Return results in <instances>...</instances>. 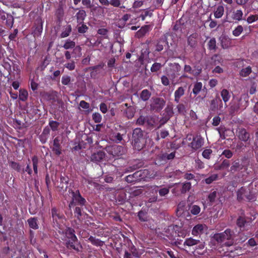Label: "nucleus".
<instances>
[{"label":"nucleus","mask_w":258,"mask_h":258,"mask_svg":"<svg viewBox=\"0 0 258 258\" xmlns=\"http://www.w3.org/2000/svg\"><path fill=\"white\" fill-rule=\"evenodd\" d=\"M69 178L68 176H61L60 177V185L59 187H61V188H63L64 187V184L66 187H68V184L69 183Z\"/></svg>","instance_id":"4d7b16f0"},{"label":"nucleus","mask_w":258,"mask_h":258,"mask_svg":"<svg viewBox=\"0 0 258 258\" xmlns=\"http://www.w3.org/2000/svg\"><path fill=\"white\" fill-rule=\"evenodd\" d=\"M74 229L69 227L66 230V236L68 239L66 246L69 249H73L77 252L81 251L82 246L79 242Z\"/></svg>","instance_id":"f03ea898"},{"label":"nucleus","mask_w":258,"mask_h":258,"mask_svg":"<svg viewBox=\"0 0 258 258\" xmlns=\"http://www.w3.org/2000/svg\"><path fill=\"white\" fill-rule=\"evenodd\" d=\"M237 200L239 202L242 200H247L248 201L254 200L255 196L250 190H248L243 186L240 188L236 192Z\"/></svg>","instance_id":"39448f33"},{"label":"nucleus","mask_w":258,"mask_h":258,"mask_svg":"<svg viewBox=\"0 0 258 258\" xmlns=\"http://www.w3.org/2000/svg\"><path fill=\"white\" fill-rule=\"evenodd\" d=\"M203 230L204 226L202 224H198L194 227L191 233L194 236H198L203 233Z\"/></svg>","instance_id":"7c9ffc66"},{"label":"nucleus","mask_w":258,"mask_h":258,"mask_svg":"<svg viewBox=\"0 0 258 258\" xmlns=\"http://www.w3.org/2000/svg\"><path fill=\"white\" fill-rule=\"evenodd\" d=\"M243 13L241 10H237L234 11L232 15V18L237 21H240L242 19Z\"/></svg>","instance_id":"de8ad7c7"},{"label":"nucleus","mask_w":258,"mask_h":258,"mask_svg":"<svg viewBox=\"0 0 258 258\" xmlns=\"http://www.w3.org/2000/svg\"><path fill=\"white\" fill-rule=\"evenodd\" d=\"M37 221L38 220L36 217H31L27 220V222L29 227L35 230L39 228Z\"/></svg>","instance_id":"cd10ccee"},{"label":"nucleus","mask_w":258,"mask_h":258,"mask_svg":"<svg viewBox=\"0 0 258 258\" xmlns=\"http://www.w3.org/2000/svg\"><path fill=\"white\" fill-rule=\"evenodd\" d=\"M74 209V215L75 217L77 218L78 220H80V218L82 215V211L83 210V206H75Z\"/></svg>","instance_id":"a18cd8bd"},{"label":"nucleus","mask_w":258,"mask_h":258,"mask_svg":"<svg viewBox=\"0 0 258 258\" xmlns=\"http://www.w3.org/2000/svg\"><path fill=\"white\" fill-rule=\"evenodd\" d=\"M149 31V26L145 25L141 27V28L138 30L136 33V36L138 38L143 37Z\"/></svg>","instance_id":"58836bf2"},{"label":"nucleus","mask_w":258,"mask_h":258,"mask_svg":"<svg viewBox=\"0 0 258 258\" xmlns=\"http://www.w3.org/2000/svg\"><path fill=\"white\" fill-rule=\"evenodd\" d=\"M176 235L177 232L172 226H169L165 228L163 233V238L170 240V241H173L175 240Z\"/></svg>","instance_id":"f8f14e48"},{"label":"nucleus","mask_w":258,"mask_h":258,"mask_svg":"<svg viewBox=\"0 0 258 258\" xmlns=\"http://www.w3.org/2000/svg\"><path fill=\"white\" fill-rule=\"evenodd\" d=\"M243 168V165L242 163L238 159L232 162L229 171L233 174L242 170Z\"/></svg>","instance_id":"f3484780"},{"label":"nucleus","mask_w":258,"mask_h":258,"mask_svg":"<svg viewBox=\"0 0 258 258\" xmlns=\"http://www.w3.org/2000/svg\"><path fill=\"white\" fill-rule=\"evenodd\" d=\"M199 243V240L195 239L191 237L186 238L183 242V245L189 247L197 245Z\"/></svg>","instance_id":"473e14b6"},{"label":"nucleus","mask_w":258,"mask_h":258,"mask_svg":"<svg viewBox=\"0 0 258 258\" xmlns=\"http://www.w3.org/2000/svg\"><path fill=\"white\" fill-rule=\"evenodd\" d=\"M224 8L222 5H219L216 7L214 11V15L215 18L219 19L222 18L224 14Z\"/></svg>","instance_id":"a878e982"},{"label":"nucleus","mask_w":258,"mask_h":258,"mask_svg":"<svg viewBox=\"0 0 258 258\" xmlns=\"http://www.w3.org/2000/svg\"><path fill=\"white\" fill-rule=\"evenodd\" d=\"M51 149L53 153L56 156H59L61 154V146H53Z\"/></svg>","instance_id":"774afa93"},{"label":"nucleus","mask_w":258,"mask_h":258,"mask_svg":"<svg viewBox=\"0 0 258 258\" xmlns=\"http://www.w3.org/2000/svg\"><path fill=\"white\" fill-rule=\"evenodd\" d=\"M170 118L166 115L163 114L162 117L159 120V124L157 126V128H161L164 124H165Z\"/></svg>","instance_id":"680f3d73"},{"label":"nucleus","mask_w":258,"mask_h":258,"mask_svg":"<svg viewBox=\"0 0 258 258\" xmlns=\"http://www.w3.org/2000/svg\"><path fill=\"white\" fill-rule=\"evenodd\" d=\"M173 105L172 104H168L164 109V113H163V114L170 118L173 116Z\"/></svg>","instance_id":"e433bc0d"},{"label":"nucleus","mask_w":258,"mask_h":258,"mask_svg":"<svg viewBox=\"0 0 258 258\" xmlns=\"http://www.w3.org/2000/svg\"><path fill=\"white\" fill-rule=\"evenodd\" d=\"M234 231L228 228L223 232L215 234L214 238L218 243L230 246L234 243Z\"/></svg>","instance_id":"7ed1b4c3"},{"label":"nucleus","mask_w":258,"mask_h":258,"mask_svg":"<svg viewBox=\"0 0 258 258\" xmlns=\"http://www.w3.org/2000/svg\"><path fill=\"white\" fill-rule=\"evenodd\" d=\"M105 157V153L103 151H98L93 154L91 156L92 161L99 162L102 160Z\"/></svg>","instance_id":"412c9836"},{"label":"nucleus","mask_w":258,"mask_h":258,"mask_svg":"<svg viewBox=\"0 0 258 258\" xmlns=\"http://www.w3.org/2000/svg\"><path fill=\"white\" fill-rule=\"evenodd\" d=\"M129 193V198H134L136 197H138L141 195L143 192V190L141 189H135V188H130V191L127 192Z\"/></svg>","instance_id":"4c0bfd02"},{"label":"nucleus","mask_w":258,"mask_h":258,"mask_svg":"<svg viewBox=\"0 0 258 258\" xmlns=\"http://www.w3.org/2000/svg\"><path fill=\"white\" fill-rule=\"evenodd\" d=\"M72 32V26L71 25H67L63 29V30L60 35V37L61 38H66L69 36Z\"/></svg>","instance_id":"79ce46f5"},{"label":"nucleus","mask_w":258,"mask_h":258,"mask_svg":"<svg viewBox=\"0 0 258 258\" xmlns=\"http://www.w3.org/2000/svg\"><path fill=\"white\" fill-rule=\"evenodd\" d=\"M14 23V19L13 16L11 14H8L6 17V25L7 27L12 28L13 26Z\"/></svg>","instance_id":"09e8293b"},{"label":"nucleus","mask_w":258,"mask_h":258,"mask_svg":"<svg viewBox=\"0 0 258 258\" xmlns=\"http://www.w3.org/2000/svg\"><path fill=\"white\" fill-rule=\"evenodd\" d=\"M221 96L222 98L223 101L225 103V107H227V105L226 103L229 100L231 97V94L229 91L226 89H223L221 91Z\"/></svg>","instance_id":"bb28decb"},{"label":"nucleus","mask_w":258,"mask_h":258,"mask_svg":"<svg viewBox=\"0 0 258 258\" xmlns=\"http://www.w3.org/2000/svg\"><path fill=\"white\" fill-rule=\"evenodd\" d=\"M243 31V27L241 25H238L232 31V34L235 37H238L242 33Z\"/></svg>","instance_id":"bf43d9fd"},{"label":"nucleus","mask_w":258,"mask_h":258,"mask_svg":"<svg viewBox=\"0 0 258 258\" xmlns=\"http://www.w3.org/2000/svg\"><path fill=\"white\" fill-rule=\"evenodd\" d=\"M236 135L239 140L245 143L250 139L249 133L243 127L238 128L236 130Z\"/></svg>","instance_id":"4468645a"},{"label":"nucleus","mask_w":258,"mask_h":258,"mask_svg":"<svg viewBox=\"0 0 258 258\" xmlns=\"http://www.w3.org/2000/svg\"><path fill=\"white\" fill-rule=\"evenodd\" d=\"M51 214L53 223H56L57 225L59 224L65 218L60 210L55 207L51 208Z\"/></svg>","instance_id":"9d476101"},{"label":"nucleus","mask_w":258,"mask_h":258,"mask_svg":"<svg viewBox=\"0 0 258 258\" xmlns=\"http://www.w3.org/2000/svg\"><path fill=\"white\" fill-rule=\"evenodd\" d=\"M136 110L134 106H130L123 111V114L128 119H132L135 114Z\"/></svg>","instance_id":"393cba45"},{"label":"nucleus","mask_w":258,"mask_h":258,"mask_svg":"<svg viewBox=\"0 0 258 258\" xmlns=\"http://www.w3.org/2000/svg\"><path fill=\"white\" fill-rule=\"evenodd\" d=\"M159 186L157 185H153L151 186V188L153 191H155V193L157 195V192H159V195L161 197H164L168 195L169 192V188L167 187L161 188L158 189Z\"/></svg>","instance_id":"aec40b11"},{"label":"nucleus","mask_w":258,"mask_h":258,"mask_svg":"<svg viewBox=\"0 0 258 258\" xmlns=\"http://www.w3.org/2000/svg\"><path fill=\"white\" fill-rule=\"evenodd\" d=\"M251 73V68L250 66H248L240 71V75L243 77H245L248 76Z\"/></svg>","instance_id":"864d4df0"},{"label":"nucleus","mask_w":258,"mask_h":258,"mask_svg":"<svg viewBox=\"0 0 258 258\" xmlns=\"http://www.w3.org/2000/svg\"><path fill=\"white\" fill-rule=\"evenodd\" d=\"M147 171V170L137 171L132 174L126 176L124 178L125 181L130 183L137 182L145 177L143 174Z\"/></svg>","instance_id":"1a4fd4ad"},{"label":"nucleus","mask_w":258,"mask_h":258,"mask_svg":"<svg viewBox=\"0 0 258 258\" xmlns=\"http://www.w3.org/2000/svg\"><path fill=\"white\" fill-rule=\"evenodd\" d=\"M107 153L113 157H119L123 155L125 153V149L122 146L113 145L106 148Z\"/></svg>","instance_id":"0eeeda50"},{"label":"nucleus","mask_w":258,"mask_h":258,"mask_svg":"<svg viewBox=\"0 0 258 258\" xmlns=\"http://www.w3.org/2000/svg\"><path fill=\"white\" fill-rule=\"evenodd\" d=\"M28 92L25 89H21L19 90V98L22 101H26L28 98Z\"/></svg>","instance_id":"8fccbe9b"},{"label":"nucleus","mask_w":258,"mask_h":258,"mask_svg":"<svg viewBox=\"0 0 258 258\" xmlns=\"http://www.w3.org/2000/svg\"><path fill=\"white\" fill-rule=\"evenodd\" d=\"M175 156V152H172L170 154L163 153L159 154L156 157L155 160V164L158 166L164 165L167 163L168 160L174 159Z\"/></svg>","instance_id":"6e6552de"},{"label":"nucleus","mask_w":258,"mask_h":258,"mask_svg":"<svg viewBox=\"0 0 258 258\" xmlns=\"http://www.w3.org/2000/svg\"><path fill=\"white\" fill-rule=\"evenodd\" d=\"M175 70L174 71V72L171 73L169 76V77L173 81L176 78H177L179 75V72L181 70V67L178 63H175Z\"/></svg>","instance_id":"ea45409f"},{"label":"nucleus","mask_w":258,"mask_h":258,"mask_svg":"<svg viewBox=\"0 0 258 258\" xmlns=\"http://www.w3.org/2000/svg\"><path fill=\"white\" fill-rule=\"evenodd\" d=\"M88 27L84 22L77 25L78 32L79 33H85L88 31Z\"/></svg>","instance_id":"3c124183"},{"label":"nucleus","mask_w":258,"mask_h":258,"mask_svg":"<svg viewBox=\"0 0 258 258\" xmlns=\"http://www.w3.org/2000/svg\"><path fill=\"white\" fill-rule=\"evenodd\" d=\"M87 15L85 10H80L76 14L75 17L77 19V22L78 25H80L84 22V21Z\"/></svg>","instance_id":"4be33fe9"},{"label":"nucleus","mask_w":258,"mask_h":258,"mask_svg":"<svg viewBox=\"0 0 258 258\" xmlns=\"http://www.w3.org/2000/svg\"><path fill=\"white\" fill-rule=\"evenodd\" d=\"M230 161L227 159H224L222 163L216 167L217 170H222L228 168L230 166Z\"/></svg>","instance_id":"c03bdc74"},{"label":"nucleus","mask_w":258,"mask_h":258,"mask_svg":"<svg viewBox=\"0 0 258 258\" xmlns=\"http://www.w3.org/2000/svg\"><path fill=\"white\" fill-rule=\"evenodd\" d=\"M185 87H179L174 92V101L178 103L179 102L180 98L184 95L185 91Z\"/></svg>","instance_id":"6ab92c4d"},{"label":"nucleus","mask_w":258,"mask_h":258,"mask_svg":"<svg viewBox=\"0 0 258 258\" xmlns=\"http://www.w3.org/2000/svg\"><path fill=\"white\" fill-rule=\"evenodd\" d=\"M198 34L197 33H192L187 38V44L191 47L195 48L197 45V39Z\"/></svg>","instance_id":"5701e85b"},{"label":"nucleus","mask_w":258,"mask_h":258,"mask_svg":"<svg viewBox=\"0 0 258 258\" xmlns=\"http://www.w3.org/2000/svg\"><path fill=\"white\" fill-rule=\"evenodd\" d=\"M204 144V139L201 136H196L193 137L192 141L191 142L189 146L192 150H197L200 149Z\"/></svg>","instance_id":"2eb2a0df"},{"label":"nucleus","mask_w":258,"mask_h":258,"mask_svg":"<svg viewBox=\"0 0 258 258\" xmlns=\"http://www.w3.org/2000/svg\"><path fill=\"white\" fill-rule=\"evenodd\" d=\"M132 145L133 148L141 151L145 146L146 140L144 137V132L140 128H136L133 131Z\"/></svg>","instance_id":"f257e3e1"},{"label":"nucleus","mask_w":258,"mask_h":258,"mask_svg":"<svg viewBox=\"0 0 258 258\" xmlns=\"http://www.w3.org/2000/svg\"><path fill=\"white\" fill-rule=\"evenodd\" d=\"M68 192L72 195V200L69 204L70 209L76 206H85L86 201L85 199L81 196L79 190L74 191L72 189H69Z\"/></svg>","instance_id":"20e7f679"},{"label":"nucleus","mask_w":258,"mask_h":258,"mask_svg":"<svg viewBox=\"0 0 258 258\" xmlns=\"http://www.w3.org/2000/svg\"><path fill=\"white\" fill-rule=\"evenodd\" d=\"M247 218L244 215L239 216L236 220V225L240 229V230L243 231L247 230V226L250 225V221L247 220Z\"/></svg>","instance_id":"ddd939ff"},{"label":"nucleus","mask_w":258,"mask_h":258,"mask_svg":"<svg viewBox=\"0 0 258 258\" xmlns=\"http://www.w3.org/2000/svg\"><path fill=\"white\" fill-rule=\"evenodd\" d=\"M151 102V110L157 112H160L163 108L166 103L165 100L160 97H153Z\"/></svg>","instance_id":"423d86ee"},{"label":"nucleus","mask_w":258,"mask_h":258,"mask_svg":"<svg viewBox=\"0 0 258 258\" xmlns=\"http://www.w3.org/2000/svg\"><path fill=\"white\" fill-rule=\"evenodd\" d=\"M221 46L223 49H227L232 45V39L227 36L220 37Z\"/></svg>","instance_id":"a211bd4d"},{"label":"nucleus","mask_w":258,"mask_h":258,"mask_svg":"<svg viewBox=\"0 0 258 258\" xmlns=\"http://www.w3.org/2000/svg\"><path fill=\"white\" fill-rule=\"evenodd\" d=\"M64 67L69 71H73L76 68L75 61L74 60H71L70 61L65 63Z\"/></svg>","instance_id":"13d9d810"},{"label":"nucleus","mask_w":258,"mask_h":258,"mask_svg":"<svg viewBox=\"0 0 258 258\" xmlns=\"http://www.w3.org/2000/svg\"><path fill=\"white\" fill-rule=\"evenodd\" d=\"M130 164V165L124 170V172L127 173L134 171L142 167L144 165V163L142 160L137 159L132 161Z\"/></svg>","instance_id":"dca6fc26"},{"label":"nucleus","mask_w":258,"mask_h":258,"mask_svg":"<svg viewBox=\"0 0 258 258\" xmlns=\"http://www.w3.org/2000/svg\"><path fill=\"white\" fill-rule=\"evenodd\" d=\"M71 77L68 75H63L61 78V83L63 85H69L71 83Z\"/></svg>","instance_id":"338daca9"},{"label":"nucleus","mask_w":258,"mask_h":258,"mask_svg":"<svg viewBox=\"0 0 258 258\" xmlns=\"http://www.w3.org/2000/svg\"><path fill=\"white\" fill-rule=\"evenodd\" d=\"M223 103L218 95L211 100L210 102L209 110L211 111H216L218 109L222 110Z\"/></svg>","instance_id":"9b49d317"},{"label":"nucleus","mask_w":258,"mask_h":258,"mask_svg":"<svg viewBox=\"0 0 258 258\" xmlns=\"http://www.w3.org/2000/svg\"><path fill=\"white\" fill-rule=\"evenodd\" d=\"M181 188L180 192L182 194H184L187 191H189L191 188V183L189 181H185L181 183Z\"/></svg>","instance_id":"2f4dec72"},{"label":"nucleus","mask_w":258,"mask_h":258,"mask_svg":"<svg viewBox=\"0 0 258 258\" xmlns=\"http://www.w3.org/2000/svg\"><path fill=\"white\" fill-rule=\"evenodd\" d=\"M131 15L129 14H124L122 18L118 21V27L120 28H123L126 24V22L127 21L131 18Z\"/></svg>","instance_id":"c85d7f7f"},{"label":"nucleus","mask_w":258,"mask_h":258,"mask_svg":"<svg viewBox=\"0 0 258 258\" xmlns=\"http://www.w3.org/2000/svg\"><path fill=\"white\" fill-rule=\"evenodd\" d=\"M190 211L192 215H197L200 213L201 211V208L199 206L193 205L191 206Z\"/></svg>","instance_id":"0e129e2a"},{"label":"nucleus","mask_w":258,"mask_h":258,"mask_svg":"<svg viewBox=\"0 0 258 258\" xmlns=\"http://www.w3.org/2000/svg\"><path fill=\"white\" fill-rule=\"evenodd\" d=\"M92 118L95 122L100 123L102 120V116L99 113L95 112L92 114Z\"/></svg>","instance_id":"69168bd1"},{"label":"nucleus","mask_w":258,"mask_h":258,"mask_svg":"<svg viewBox=\"0 0 258 258\" xmlns=\"http://www.w3.org/2000/svg\"><path fill=\"white\" fill-rule=\"evenodd\" d=\"M59 124V122L56 121H54L52 120H49V125L52 131H57Z\"/></svg>","instance_id":"5fc2aeb1"},{"label":"nucleus","mask_w":258,"mask_h":258,"mask_svg":"<svg viewBox=\"0 0 258 258\" xmlns=\"http://www.w3.org/2000/svg\"><path fill=\"white\" fill-rule=\"evenodd\" d=\"M88 240L94 245L96 246H102L104 244V242L100 240L99 239L96 238V237L92 236H90Z\"/></svg>","instance_id":"c9c22d12"},{"label":"nucleus","mask_w":258,"mask_h":258,"mask_svg":"<svg viewBox=\"0 0 258 258\" xmlns=\"http://www.w3.org/2000/svg\"><path fill=\"white\" fill-rule=\"evenodd\" d=\"M217 194L218 192L217 191L214 190L209 194V195L208 196V200L209 202L211 204H213L217 197Z\"/></svg>","instance_id":"603ef678"},{"label":"nucleus","mask_w":258,"mask_h":258,"mask_svg":"<svg viewBox=\"0 0 258 258\" xmlns=\"http://www.w3.org/2000/svg\"><path fill=\"white\" fill-rule=\"evenodd\" d=\"M162 66L160 63L155 62L152 64L151 68V71L152 73L157 72L161 69Z\"/></svg>","instance_id":"e2e57ef3"},{"label":"nucleus","mask_w":258,"mask_h":258,"mask_svg":"<svg viewBox=\"0 0 258 258\" xmlns=\"http://www.w3.org/2000/svg\"><path fill=\"white\" fill-rule=\"evenodd\" d=\"M10 167L13 169L17 171L18 172H20L22 171L21 166L20 164L15 161H10L9 162Z\"/></svg>","instance_id":"49530a36"},{"label":"nucleus","mask_w":258,"mask_h":258,"mask_svg":"<svg viewBox=\"0 0 258 258\" xmlns=\"http://www.w3.org/2000/svg\"><path fill=\"white\" fill-rule=\"evenodd\" d=\"M32 162L33 164L34 172L35 174L37 175L39 159L37 156L35 155L32 157Z\"/></svg>","instance_id":"37998d69"},{"label":"nucleus","mask_w":258,"mask_h":258,"mask_svg":"<svg viewBox=\"0 0 258 258\" xmlns=\"http://www.w3.org/2000/svg\"><path fill=\"white\" fill-rule=\"evenodd\" d=\"M218 174H214L205 179L206 183L209 184L218 179Z\"/></svg>","instance_id":"052dcab7"},{"label":"nucleus","mask_w":258,"mask_h":258,"mask_svg":"<svg viewBox=\"0 0 258 258\" xmlns=\"http://www.w3.org/2000/svg\"><path fill=\"white\" fill-rule=\"evenodd\" d=\"M208 49L210 51L215 52L217 50V46L216 45V40L215 38H212L210 39L207 43Z\"/></svg>","instance_id":"c756f323"},{"label":"nucleus","mask_w":258,"mask_h":258,"mask_svg":"<svg viewBox=\"0 0 258 258\" xmlns=\"http://www.w3.org/2000/svg\"><path fill=\"white\" fill-rule=\"evenodd\" d=\"M151 96V93L148 89H144L140 93V97L144 101H148Z\"/></svg>","instance_id":"72a5a7b5"},{"label":"nucleus","mask_w":258,"mask_h":258,"mask_svg":"<svg viewBox=\"0 0 258 258\" xmlns=\"http://www.w3.org/2000/svg\"><path fill=\"white\" fill-rule=\"evenodd\" d=\"M36 26L34 30V35L38 36L41 35L43 30V22L41 19L36 20Z\"/></svg>","instance_id":"b1692460"},{"label":"nucleus","mask_w":258,"mask_h":258,"mask_svg":"<svg viewBox=\"0 0 258 258\" xmlns=\"http://www.w3.org/2000/svg\"><path fill=\"white\" fill-rule=\"evenodd\" d=\"M75 46V42L70 39H68L64 41V43L62 47L65 49L68 50L70 49H73Z\"/></svg>","instance_id":"f704fd0d"},{"label":"nucleus","mask_w":258,"mask_h":258,"mask_svg":"<svg viewBox=\"0 0 258 258\" xmlns=\"http://www.w3.org/2000/svg\"><path fill=\"white\" fill-rule=\"evenodd\" d=\"M169 135L168 131L166 130H161L160 132V134H157V137L155 140L158 141L160 139H165L166 137L168 136Z\"/></svg>","instance_id":"6e6d98bb"},{"label":"nucleus","mask_w":258,"mask_h":258,"mask_svg":"<svg viewBox=\"0 0 258 258\" xmlns=\"http://www.w3.org/2000/svg\"><path fill=\"white\" fill-rule=\"evenodd\" d=\"M203 87V84L202 82H197L194 85V88L192 89V93L196 96L200 91L202 90Z\"/></svg>","instance_id":"a19ab883"}]
</instances>
